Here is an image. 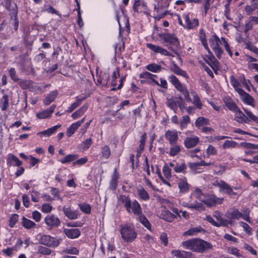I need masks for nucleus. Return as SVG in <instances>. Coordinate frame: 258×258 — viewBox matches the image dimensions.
I'll return each instance as SVG.
<instances>
[{
	"label": "nucleus",
	"mask_w": 258,
	"mask_h": 258,
	"mask_svg": "<svg viewBox=\"0 0 258 258\" xmlns=\"http://www.w3.org/2000/svg\"><path fill=\"white\" fill-rule=\"evenodd\" d=\"M182 245L186 248L201 253L212 248V245L210 243L200 239L186 240L182 242Z\"/></svg>",
	"instance_id": "obj_1"
},
{
	"label": "nucleus",
	"mask_w": 258,
	"mask_h": 258,
	"mask_svg": "<svg viewBox=\"0 0 258 258\" xmlns=\"http://www.w3.org/2000/svg\"><path fill=\"white\" fill-rule=\"evenodd\" d=\"M160 38L167 44L166 47L172 53L178 55V51L180 49V46L178 39L173 34L170 33H162L159 35Z\"/></svg>",
	"instance_id": "obj_2"
},
{
	"label": "nucleus",
	"mask_w": 258,
	"mask_h": 258,
	"mask_svg": "<svg viewBox=\"0 0 258 258\" xmlns=\"http://www.w3.org/2000/svg\"><path fill=\"white\" fill-rule=\"evenodd\" d=\"M120 233L122 239L126 242L134 241L137 236V233L133 225H125L120 226Z\"/></svg>",
	"instance_id": "obj_3"
},
{
	"label": "nucleus",
	"mask_w": 258,
	"mask_h": 258,
	"mask_svg": "<svg viewBox=\"0 0 258 258\" xmlns=\"http://www.w3.org/2000/svg\"><path fill=\"white\" fill-rule=\"evenodd\" d=\"M250 212V211L248 208L243 209L241 210V212L236 208H233L227 213V217L231 220H239L241 218L249 223H251L249 217Z\"/></svg>",
	"instance_id": "obj_4"
},
{
	"label": "nucleus",
	"mask_w": 258,
	"mask_h": 258,
	"mask_svg": "<svg viewBox=\"0 0 258 258\" xmlns=\"http://www.w3.org/2000/svg\"><path fill=\"white\" fill-rule=\"evenodd\" d=\"M157 4L154 7V13H156L155 19L159 20L167 14L166 9L168 8L171 0H155Z\"/></svg>",
	"instance_id": "obj_5"
},
{
	"label": "nucleus",
	"mask_w": 258,
	"mask_h": 258,
	"mask_svg": "<svg viewBox=\"0 0 258 258\" xmlns=\"http://www.w3.org/2000/svg\"><path fill=\"white\" fill-rule=\"evenodd\" d=\"M61 241V238H57L47 235H40L39 238L40 243L50 247L58 246Z\"/></svg>",
	"instance_id": "obj_6"
},
{
	"label": "nucleus",
	"mask_w": 258,
	"mask_h": 258,
	"mask_svg": "<svg viewBox=\"0 0 258 258\" xmlns=\"http://www.w3.org/2000/svg\"><path fill=\"white\" fill-rule=\"evenodd\" d=\"M223 198H218L214 195L207 194L204 198L202 203L206 204L208 207H211L216 206L217 204H221L223 203Z\"/></svg>",
	"instance_id": "obj_7"
},
{
	"label": "nucleus",
	"mask_w": 258,
	"mask_h": 258,
	"mask_svg": "<svg viewBox=\"0 0 258 258\" xmlns=\"http://www.w3.org/2000/svg\"><path fill=\"white\" fill-rule=\"evenodd\" d=\"M214 185L219 187L220 191H224L226 194L232 196L236 195V193L233 190V188L224 181L216 180L214 183Z\"/></svg>",
	"instance_id": "obj_8"
},
{
	"label": "nucleus",
	"mask_w": 258,
	"mask_h": 258,
	"mask_svg": "<svg viewBox=\"0 0 258 258\" xmlns=\"http://www.w3.org/2000/svg\"><path fill=\"white\" fill-rule=\"evenodd\" d=\"M147 48L153 51L155 53H159L161 55L174 57V55L171 52L168 51L166 49L160 46L153 44L152 43H147L146 44Z\"/></svg>",
	"instance_id": "obj_9"
},
{
	"label": "nucleus",
	"mask_w": 258,
	"mask_h": 258,
	"mask_svg": "<svg viewBox=\"0 0 258 258\" xmlns=\"http://www.w3.org/2000/svg\"><path fill=\"white\" fill-rule=\"evenodd\" d=\"M239 92L238 94L240 97V99L244 103L253 107L254 106V99L252 96L243 90H239Z\"/></svg>",
	"instance_id": "obj_10"
},
{
	"label": "nucleus",
	"mask_w": 258,
	"mask_h": 258,
	"mask_svg": "<svg viewBox=\"0 0 258 258\" xmlns=\"http://www.w3.org/2000/svg\"><path fill=\"white\" fill-rule=\"evenodd\" d=\"M44 221L47 226L51 227H58L60 224L59 218L53 214L48 215Z\"/></svg>",
	"instance_id": "obj_11"
},
{
	"label": "nucleus",
	"mask_w": 258,
	"mask_h": 258,
	"mask_svg": "<svg viewBox=\"0 0 258 258\" xmlns=\"http://www.w3.org/2000/svg\"><path fill=\"white\" fill-rule=\"evenodd\" d=\"M165 138L170 145L175 144L178 139V132L176 130H168L165 134Z\"/></svg>",
	"instance_id": "obj_12"
},
{
	"label": "nucleus",
	"mask_w": 258,
	"mask_h": 258,
	"mask_svg": "<svg viewBox=\"0 0 258 258\" xmlns=\"http://www.w3.org/2000/svg\"><path fill=\"white\" fill-rule=\"evenodd\" d=\"M182 18L185 22L184 27L188 29H193L199 25L198 20L194 19L190 20L188 14H184L182 15Z\"/></svg>",
	"instance_id": "obj_13"
},
{
	"label": "nucleus",
	"mask_w": 258,
	"mask_h": 258,
	"mask_svg": "<svg viewBox=\"0 0 258 258\" xmlns=\"http://www.w3.org/2000/svg\"><path fill=\"white\" fill-rule=\"evenodd\" d=\"M133 10L137 13H145L147 6L143 0H135Z\"/></svg>",
	"instance_id": "obj_14"
},
{
	"label": "nucleus",
	"mask_w": 258,
	"mask_h": 258,
	"mask_svg": "<svg viewBox=\"0 0 258 258\" xmlns=\"http://www.w3.org/2000/svg\"><path fill=\"white\" fill-rule=\"evenodd\" d=\"M96 78L98 84L105 87L110 85V77L108 73L104 72L99 76H97Z\"/></svg>",
	"instance_id": "obj_15"
},
{
	"label": "nucleus",
	"mask_w": 258,
	"mask_h": 258,
	"mask_svg": "<svg viewBox=\"0 0 258 258\" xmlns=\"http://www.w3.org/2000/svg\"><path fill=\"white\" fill-rule=\"evenodd\" d=\"M177 184L180 192L186 193L188 191L190 185L188 183L187 178L185 177H181L179 179Z\"/></svg>",
	"instance_id": "obj_16"
},
{
	"label": "nucleus",
	"mask_w": 258,
	"mask_h": 258,
	"mask_svg": "<svg viewBox=\"0 0 258 258\" xmlns=\"http://www.w3.org/2000/svg\"><path fill=\"white\" fill-rule=\"evenodd\" d=\"M62 211L64 215L69 219L75 220L79 217V214L78 212L76 210H72L70 207H63Z\"/></svg>",
	"instance_id": "obj_17"
},
{
	"label": "nucleus",
	"mask_w": 258,
	"mask_h": 258,
	"mask_svg": "<svg viewBox=\"0 0 258 258\" xmlns=\"http://www.w3.org/2000/svg\"><path fill=\"white\" fill-rule=\"evenodd\" d=\"M131 209H130V212H127L129 213H133L134 215L139 216L141 215L142 213V209L141 207V205L139 203V202L135 200L131 204L130 206Z\"/></svg>",
	"instance_id": "obj_18"
},
{
	"label": "nucleus",
	"mask_w": 258,
	"mask_h": 258,
	"mask_svg": "<svg viewBox=\"0 0 258 258\" xmlns=\"http://www.w3.org/2000/svg\"><path fill=\"white\" fill-rule=\"evenodd\" d=\"M234 120L239 123H247L249 120L248 117L238 108L235 111Z\"/></svg>",
	"instance_id": "obj_19"
},
{
	"label": "nucleus",
	"mask_w": 258,
	"mask_h": 258,
	"mask_svg": "<svg viewBox=\"0 0 258 258\" xmlns=\"http://www.w3.org/2000/svg\"><path fill=\"white\" fill-rule=\"evenodd\" d=\"M200 142L198 137L186 138L184 141V146L186 148L190 149L195 147Z\"/></svg>",
	"instance_id": "obj_20"
},
{
	"label": "nucleus",
	"mask_w": 258,
	"mask_h": 258,
	"mask_svg": "<svg viewBox=\"0 0 258 258\" xmlns=\"http://www.w3.org/2000/svg\"><path fill=\"white\" fill-rule=\"evenodd\" d=\"M13 9L11 10V20H14V29L17 31L19 27V20L17 17L18 8L16 4L14 5Z\"/></svg>",
	"instance_id": "obj_21"
},
{
	"label": "nucleus",
	"mask_w": 258,
	"mask_h": 258,
	"mask_svg": "<svg viewBox=\"0 0 258 258\" xmlns=\"http://www.w3.org/2000/svg\"><path fill=\"white\" fill-rule=\"evenodd\" d=\"M7 161V164L9 166L19 167L22 164V162L18 159V157L11 154L8 155Z\"/></svg>",
	"instance_id": "obj_22"
},
{
	"label": "nucleus",
	"mask_w": 258,
	"mask_h": 258,
	"mask_svg": "<svg viewBox=\"0 0 258 258\" xmlns=\"http://www.w3.org/2000/svg\"><path fill=\"white\" fill-rule=\"evenodd\" d=\"M63 232L68 238L71 239L77 238L81 234L80 231L78 229H64Z\"/></svg>",
	"instance_id": "obj_23"
},
{
	"label": "nucleus",
	"mask_w": 258,
	"mask_h": 258,
	"mask_svg": "<svg viewBox=\"0 0 258 258\" xmlns=\"http://www.w3.org/2000/svg\"><path fill=\"white\" fill-rule=\"evenodd\" d=\"M55 107V105H51L48 109L37 113L36 114V116L40 119H43L49 117L53 113Z\"/></svg>",
	"instance_id": "obj_24"
},
{
	"label": "nucleus",
	"mask_w": 258,
	"mask_h": 258,
	"mask_svg": "<svg viewBox=\"0 0 258 258\" xmlns=\"http://www.w3.org/2000/svg\"><path fill=\"white\" fill-rule=\"evenodd\" d=\"M223 101L227 107L231 111H235L238 108L233 100L229 97H225L223 98Z\"/></svg>",
	"instance_id": "obj_25"
},
{
	"label": "nucleus",
	"mask_w": 258,
	"mask_h": 258,
	"mask_svg": "<svg viewBox=\"0 0 258 258\" xmlns=\"http://www.w3.org/2000/svg\"><path fill=\"white\" fill-rule=\"evenodd\" d=\"M118 200L123 205L126 211L130 212V206L132 203L130 197L125 195H120Z\"/></svg>",
	"instance_id": "obj_26"
},
{
	"label": "nucleus",
	"mask_w": 258,
	"mask_h": 258,
	"mask_svg": "<svg viewBox=\"0 0 258 258\" xmlns=\"http://www.w3.org/2000/svg\"><path fill=\"white\" fill-rule=\"evenodd\" d=\"M171 255L172 258H189L191 255V252L185 251L172 250Z\"/></svg>",
	"instance_id": "obj_27"
},
{
	"label": "nucleus",
	"mask_w": 258,
	"mask_h": 258,
	"mask_svg": "<svg viewBox=\"0 0 258 258\" xmlns=\"http://www.w3.org/2000/svg\"><path fill=\"white\" fill-rule=\"evenodd\" d=\"M176 218V216L171 213L168 210H165L163 211L161 214V218L169 222L173 221Z\"/></svg>",
	"instance_id": "obj_28"
},
{
	"label": "nucleus",
	"mask_w": 258,
	"mask_h": 258,
	"mask_svg": "<svg viewBox=\"0 0 258 258\" xmlns=\"http://www.w3.org/2000/svg\"><path fill=\"white\" fill-rule=\"evenodd\" d=\"M137 194L141 199L146 201L149 200L150 196L147 191L142 186L137 188Z\"/></svg>",
	"instance_id": "obj_29"
},
{
	"label": "nucleus",
	"mask_w": 258,
	"mask_h": 258,
	"mask_svg": "<svg viewBox=\"0 0 258 258\" xmlns=\"http://www.w3.org/2000/svg\"><path fill=\"white\" fill-rule=\"evenodd\" d=\"M185 207L189 209H193L200 212L205 210V207L203 204L197 201L194 203L186 204V205H185Z\"/></svg>",
	"instance_id": "obj_30"
},
{
	"label": "nucleus",
	"mask_w": 258,
	"mask_h": 258,
	"mask_svg": "<svg viewBox=\"0 0 258 258\" xmlns=\"http://www.w3.org/2000/svg\"><path fill=\"white\" fill-rule=\"evenodd\" d=\"M171 70L174 74L180 75L182 77L187 78V74L185 71L181 70L175 63L173 62L172 67H171Z\"/></svg>",
	"instance_id": "obj_31"
},
{
	"label": "nucleus",
	"mask_w": 258,
	"mask_h": 258,
	"mask_svg": "<svg viewBox=\"0 0 258 258\" xmlns=\"http://www.w3.org/2000/svg\"><path fill=\"white\" fill-rule=\"evenodd\" d=\"M9 107V100L8 95L3 96L0 100V107L2 111L6 110Z\"/></svg>",
	"instance_id": "obj_32"
},
{
	"label": "nucleus",
	"mask_w": 258,
	"mask_h": 258,
	"mask_svg": "<svg viewBox=\"0 0 258 258\" xmlns=\"http://www.w3.org/2000/svg\"><path fill=\"white\" fill-rule=\"evenodd\" d=\"M186 169L187 166L184 162H181L180 163L176 162L175 166L174 168V171L176 173H185V170Z\"/></svg>",
	"instance_id": "obj_33"
},
{
	"label": "nucleus",
	"mask_w": 258,
	"mask_h": 258,
	"mask_svg": "<svg viewBox=\"0 0 258 258\" xmlns=\"http://www.w3.org/2000/svg\"><path fill=\"white\" fill-rule=\"evenodd\" d=\"M58 93L56 91H53L51 92L43 100V103L45 105H48L50 104L52 101H54Z\"/></svg>",
	"instance_id": "obj_34"
},
{
	"label": "nucleus",
	"mask_w": 258,
	"mask_h": 258,
	"mask_svg": "<svg viewBox=\"0 0 258 258\" xmlns=\"http://www.w3.org/2000/svg\"><path fill=\"white\" fill-rule=\"evenodd\" d=\"M240 147L239 144L232 140H226L222 145L223 149L236 148Z\"/></svg>",
	"instance_id": "obj_35"
},
{
	"label": "nucleus",
	"mask_w": 258,
	"mask_h": 258,
	"mask_svg": "<svg viewBox=\"0 0 258 258\" xmlns=\"http://www.w3.org/2000/svg\"><path fill=\"white\" fill-rule=\"evenodd\" d=\"M154 77H157V76L156 75H153L148 72H144L140 74V78H143V79H150L152 80V82L156 85H159V82L155 80L153 78Z\"/></svg>",
	"instance_id": "obj_36"
},
{
	"label": "nucleus",
	"mask_w": 258,
	"mask_h": 258,
	"mask_svg": "<svg viewBox=\"0 0 258 258\" xmlns=\"http://www.w3.org/2000/svg\"><path fill=\"white\" fill-rule=\"evenodd\" d=\"M169 80L170 83L178 90H181L183 85L180 82L179 80L174 75H171L169 77Z\"/></svg>",
	"instance_id": "obj_37"
},
{
	"label": "nucleus",
	"mask_w": 258,
	"mask_h": 258,
	"mask_svg": "<svg viewBox=\"0 0 258 258\" xmlns=\"http://www.w3.org/2000/svg\"><path fill=\"white\" fill-rule=\"evenodd\" d=\"M119 70V68L117 67L116 68L115 71H114L112 73L111 76L112 80L110 82V85L112 86L113 88H117L116 80L120 77Z\"/></svg>",
	"instance_id": "obj_38"
},
{
	"label": "nucleus",
	"mask_w": 258,
	"mask_h": 258,
	"mask_svg": "<svg viewBox=\"0 0 258 258\" xmlns=\"http://www.w3.org/2000/svg\"><path fill=\"white\" fill-rule=\"evenodd\" d=\"M19 86L23 89L27 88L30 89L31 86H34V82L31 80H21L17 82Z\"/></svg>",
	"instance_id": "obj_39"
},
{
	"label": "nucleus",
	"mask_w": 258,
	"mask_h": 258,
	"mask_svg": "<svg viewBox=\"0 0 258 258\" xmlns=\"http://www.w3.org/2000/svg\"><path fill=\"white\" fill-rule=\"evenodd\" d=\"M88 105L87 104L83 105L80 109L74 112L72 116L74 119H76L80 116H82L87 110Z\"/></svg>",
	"instance_id": "obj_40"
},
{
	"label": "nucleus",
	"mask_w": 258,
	"mask_h": 258,
	"mask_svg": "<svg viewBox=\"0 0 258 258\" xmlns=\"http://www.w3.org/2000/svg\"><path fill=\"white\" fill-rule=\"evenodd\" d=\"M78 156L77 154H69L60 159L59 161L62 164H66L75 161L78 158Z\"/></svg>",
	"instance_id": "obj_41"
},
{
	"label": "nucleus",
	"mask_w": 258,
	"mask_h": 258,
	"mask_svg": "<svg viewBox=\"0 0 258 258\" xmlns=\"http://www.w3.org/2000/svg\"><path fill=\"white\" fill-rule=\"evenodd\" d=\"M21 223L22 226L27 229L33 228L36 226V224L34 222L25 217H23Z\"/></svg>",
	"instance_id": "obj_42"
},
{
	"label": "nucleus",
	"mask_w": 258,
	"mask_h": 258,
	"mask_svg": "<svg viewBox=\"0 0 258 258\" xmlns=\"http://www.w3.org/2000/svg\"><path fill=\"white\" fill-rule=\"evenodd\" d=\"M209 42L213 50L220 47L219 44L220 39L216 34H214L212 38L209 40Z\"/></svg>",
	"instance_id": "obj_43"
},
{
	"label": "nucleus",
	"mask_w": 258,
	"mask_h": 258,
	"mask_svg": "<svg viewBox=\"0 0 258 258\" xmlns=\"http://www.w3.org/2000/svg\"><path fill=\"white\" fill-rule=\"evenodd\" d=\"M60 127V125H56L45 131L39 132L38 135H42L49 137L56 132V131Z\"/></svg>",
	"instance_id": "obj_44"
},
{
	"label": "nucleus",
	"mask_w": 258,
	"mask_h": 258,
	"mask_svg": "<svg viewBox=\"0 0 258 258\" xmlns=\"http://www.w3.org/2000/svg\"><path fill=\"white\" fill-rule=\"evenodd\" d=\"M85 97H76V101L73 103L72 105L68 108V111L72 112L74 109L77 108L81 103L82 101L85 99Z\"/></svg>",
	"instance_id": "obj_45"
},
{
	"label": "nucleus",
	"mask_w": 258,
	"mask_h": 258,
	"mask_svg": "<svg viewBox=\"0 0 258 258\" xmlns=\"http://www.w3.org/2000/svg\"><path fill=\"white\" fill-rule=\"evenodd\" d=\"M138 219L139 221L148 230H151V225L150 223L148 220L145 217V216L142 214L141 215L138 216Z\"/></svg>",
	"instance_id": "obj_46"
},
{
	"label": "nucleus",
	"mask_w": 258,
	"mask_h": 258,
	"mask_svg": "<svg viewBox=\"0 0 258 258\" xmlns=\"http://www.w3.org/2000/svg\"><path fill=\"white\" fill-rule=\"evenodd\" d=\"M230 81L231 85L233 87L235 90L238 93H239V90H242L240 88V87L241 86L240 83L238 81L237 79H235V78L233 75L230 77Z\"/></svg>",
	"instance_id": "obj_47"
},
{
	"label": "nucleus",
	"mask_w": 258,
	"mask_h": 258,
	"mask_svg": "<svg viewBox=\"0 0 258 258\" xmlns=\"http://www.w3.org/2000/svg\"><path fill=\"white\" fill-rule=\"evenodd\" d=\"M210 124V121L208 119L204 117H198L195 122V125L197 127H200L204 125H208Z\"/></svg>",
	"instance_id": "obj_48"
},
{
	"label": "nucleus",
	"mask_w": 258,
	"mask_h": 258,
	"mask_svg": "<svg viewBox=\"0 0 258 258\" xmlns=\"http://www.w3.org/2000/svg\"><path fill=\"white\" fill-rule=\"evenodd\" d=\"M203 231H204V229L201 226H198L197 227H194L189 229L187 231H185L184 233L185 235L192 236L195 235L197 233L201 232Z\"/></svg>",
	"instance_id": "obj_49"
},
{
	"label": "nucleus",
	"mask_w": 258,
	"mask_h": 258,
	"mask_svg": "<svg viewBox=\"0 0 258 258\" xmlns=\"http://www.w3.org/2000/svg\"><path fill=\"white\" fill-rule=\"evenodd\" d=\"M146 68L148 71L154 73L159 72L162 69L160 66L156 63L149 64L146 67Z\"/></svg>",
	"instance_id": "obj_50"
},
{
	"label": "nucleus",
	"mask_w": 258,
	"mask_h": 258,
	"mask_svg": "<svg viewBox=\"0 0 258 258\" xmlns=\"http://www.w3.org/2000/svg\"><path fill=\"white\" fill-rule=\"evenodd\" d=\"M166 105L176 113L178 106L177 102L173 99H167Z\"/></svg>",
	"instance_id": "obj_51"
},
{
	"label": "nucleus",
	"mask_w": 258,
	"mask_h": 258,
	"mask_svg": "<svg viewBox=\"0 0 258 258\" xmlns=\"http://www.w3.org/2000/svg\"><path fill=\"white\" fill-rule=\"evenodd\" d=\"M192 94L194 97V100L192 101L193 104L198 109H201L203 106V104L201 101V100L197 94L195 92L191 93Z\"/></svg>",
	"instance_id": "obj_52"
},
{
	"label": "nucleus",
	"mask_w": 258,
	"mask_h": 258,
	"mask_svg": "<svg viewBox=\"0 0 258 258\" xmlns=\"http://www.w3.org/2000/svg\"><path fill=\"white\" fill-rule=\"evenodd\" d=\"M79 207L80 210L85 214H90L91 213V206L85 203L80 204Z\"/></svg>",
	"instance_id": "obj_53"
},
{
	"label": "nucleus",
	"mask_w": 258,
	"mask_h": 258,
	"mask_svg": "<svg viewBox=\"0 0 258 258\" xmlns=\"http://www.w3.org/2000/svg\"><path fill=\"white\" fill-rule=\"evenodd\" d=\"M78 128L79 126L76 122L72 124L71 126L67 128L66 133L67 136L69 137H71Z\"/></svg>",
	"instance_id": "obj_54"
},
{
	"label": "nucleus",
	"mask_w": 258,
	"mask_h": 258,
	"mask_svg": "<svg viewBox=\"0 0 258 258\" xmlns=\"http://www.w3.org/2000/svg\"><path fill=\"white\" fill-rule=\"evenodd\" d=\"M9 75L11 79L15 82H17L20 81V79L17 75L16 71L14 68H10L8 69Z\"/></svg>",
	"instance_id": "obj_55"
},
{
	"label": "nucleus",
	"mask_w": 258,
	"mask_h": 258,
	"mask_svg": "<svg viewBox=\"0 0 258 258\" xmlns=\"http://www.w3.org/2000/svg\"><path fill=\"white\" fill-rule=\"evenodd\" d=\"M37 251L38 253H40L44 255H49L51 253V249L43 246H38Z\"/></svg>",
	"instance_id": "obj_56"
},
{
	"label": "nucleus",
	"mask_w": 258,
	"mask_h": 258,
	"mask_svg": "<svg viewBox=\"0 0 258 258\" xmlns=\"http://www.w3.org/2000/svg\"><path fill=\"white\" fill-rule=\"evenodd\" d=\"M239 146L247 149H258V145H255L250 143L242 142L239 144Z\"/></svg>",
	"instance_id": "obj_57"
},
{
	"label": "nucleus",
	"mask_w": 258,
	"mask_h": 258,
	"mask_svg": "<svg viewBox=\"0 0 258 258\" xmlns=\"http://www.w3.org/2000/svg\"><path fill=\"white\" fill-rule=\"evenodd\" d=\"M117 179L118 176L115 174L111 178V180L110 182V188L112 190H115L116 188L117 185Z\"/></svg>",
	"instance_id": "obj_58"
},
{
	"label": "nucleus",
	"mask_w": 258,
	"mask_h": 258,
	"mask_svg": "<svg viewBox=\"0 0 258 258\" xmlns=\"http://www.w3.org/2000/svg\"><path fill=\"white\" fill-rule=\"evenodd\" d=\"M180 151V147L179 145H175L172 147L170 148L169 151L170 156L173 157L176 155Z\"/></svg>",
	"instance_id": "obj_59"
},
{
	"label": "nucleus",
	"mask_w": 258,
	"mask_h": 258,
	"mask_svg": "<svg viewBox=\"0 0 258 258\" xmlns=\"http://www.w3.org/2000/svg\"><path fill=\"white\" fill-rule=\"evenodd\" d=\"M190 122V118L188 115H185L182 116L181 119L180 124V127L181 129L185 128L187 125Z\"/></svg>",
	"instance_id": "obj_60"
},
{
	"label": "nucleus",
	"mask_w": 258,
	"mask_h": 258,
	"mask_svg": "<svg viewBox=\"0 0 258 258\" xmlns=\"http://www.w3.org/2000/svg\"><path fill=\"white\" fill-rule=\"evenodd\" d=\"M206 195L203 194L201 189L200 188H196L194 192V196L199 200L201 202H203L204 198L205 197Z\"/></svg>",
	"instance_id": "obj_61"
},
{
	"label": "nucleus",
	"mask_w": 258,
	"mask_h": 258,
	"mask_svg": "<svg viewBox=\"0 0 258 258\" xmlns=\"http://www.w3.org/2000/svg\"><path fill=\"white\" fill-rule=\"evenodd\" d=\"M239 225L242 227L244 231L248 235H251L252 228L245 222H240Z\"/></svg>",
	"instance_id": "obj_62"
},
{
	"label": "nucleus",
	"mask_w": 258,
	"mask_h": 258,
	"mask_svg": "<svg viewBox=\"0 0 258 258\" xmlns=\"http://www.w3.org/2000/svg\"><path fill=\"white\" fill-rule=\"evenodd\" d=\"M178 91H180L183 95L185 100L187 102H190L191 101V99L189 97V92L186 89L185 87L183 86L181 90H179Z\"/></svg>",
	"instance_id": "obj_63"
},
{
	"label": "nucleus",
	"mask_w": 258,
	"mask_h": 258,
	"mask_svg": "<svg viewBox=\"0 0 258 258\" xmlns=\"http://www.w3.org/2000/svg\"><path fill=\"white\" fill-rule=\"evenodd\" d=\"M163 173L164 176L167 179L170 178L172 176L171 170L167 165H165L163 167Z\"/></svg>",
	"instance_id": "obj_64"
}]
</instances>
